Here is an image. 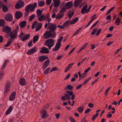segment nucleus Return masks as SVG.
<instances>
[{"instance_id": "obj_13", "label": "nucleus", "mask_w": 122, "mask_h": 122, "mask_svg": "<svg viewBox=\"0 0 122 122\" xmlns=\"http://www.w3.org/2000/svg\"><path fill=\"white\" fill-rule=\"evenodd\" d=\"M19 83L20 85L22 86L25 85L27 84L25 79L22 77L20 79Z\"/></svg>"}, {"instance_id": "obj_4", "label": "nucleus", "mask_w": 122, "mask_h": 122, "mask_svg": "<svg viewBox=\"0 0 122 122\" xmlns=\"http://www.w3.org/2000/svg\"><path fill=\"white\" fill-rule=\"evenodd\" d=\"M40 112L41 114L42 115L41 117L43 119L45 118L48 115V114L47 113L46 111L45 110L42 109Z\"/></svg>"}, {"instance_id": "obj_19", "label": "nucleus", "mask_w": 122, "mask_h": 122, "mask_svg": "<svg viewBox=\"0 0 122 122\" xmlns=\"http://www.w3.org/2000/svg\"><path fill=\"white\" fill-rule=\"evenodd\" d=\"M61 45L57 43L55 47L52 49V50L54 52L58 51L60 48Z\"/></svg>"}, {"instance_id": "obj_51", "label": "nucleus", "mask_w": 122, "mask_h": 122, "mask_svg": "<svg viewBox=\"0 0 122 122\" xmlns=\"http://www.w3.org/2000/svg\"><path fill=\"white\" fill-rule=\"evenodd\" d=\"M74 11L72 12L70 14H68V16L69 17V19H70L74 15Z\"/></svg>"}, {"instance_id": "obj_35", "label": "nucleus", "mask_w": 122, "mask_h": 122, "mask_svg": "<svg viewBox=\"0 0 122 122\" xmlns=\"http://www.w3.org/2000/svg\"><path fill=\"white\" fill-rule=\"evenodd\" d=\"M9 62V61L8 60H6L2 66L1 70H2L3 69H4L6 65H7V63Z\"/></svg>"}, {"instance_id": "obj_15", "label": "nucleus", "mask_w": 122, "mask_h": 122, "mask_svg": "<svg viewBox=\"0 0 122 122\" xmlns=\"http://www.w3.org/2000/svg\"><path fill=\"white\" fill-rule=\"evenodd\" d=\"M73 4L70 1L66 3L65 6L67 9H70L72 7Z\"/></svg>"}, {"instance_id": "obj_41", "label": "nucleus", "mask_w": 122, "mask_h": 122, "mask_svg": "<svg viewBox=\"0 0 122 122\" xmlns=\"http://www.w3.org/2000/svg\"><path fill=\"white\" fill-rule=\"evenodd\" d=\"M70 22V20H67L63 24V25L64 26H68Z\"/></svg>"}, {"instance_id": "obj_33", "label": "nucleus", "mask_w": 122, "mask_h": 122, "mask_svg": "<svg viewBox=\"0 0 122 122\" xmlns=\"http://www.w3.org/2000/svg\"><path fill=\"white\" fill-rule=\"evenodd\" d=\"M84 107H83L80 106L77 108V110L80 113H82L83 111Z\"/></svg>"}, {"instance_id": "obj_26", "label": "nucleus", "mask_w": 122, "mask_h": 122, "mask_svg": "<svg viewBox=\"0 0 122 122\" xmlns=\"http://www.w3.org/2000/svg\"><path fill=\"white\" fill-rule=\"evenodd\" d=\"M78 20V17H76L73 20H71L70 21V23L71 24H73L75 23Z\"/></svg>"}, {"instance_id": "obj_7", "label": "nucleus", "mask_w": 122, "mask_h": 122, "mask_svg": "<svg viewBox=\"0 0 122 122\" xmlns=\"http://www.w3.org/2000/svg\"><path fill=\"white\" fill-rule=\"evenodd\" d=\"M5 18L6 20L11 21L13 19V17L10 14H8L5 16Z\"/></svg>"}, {"instance_id": "obj_20", "label": "nucleus", "mask_w": 122, "mask_h": 122, "mask_svg": "<svg viewBox=\"0 0 122 122\" xmlns=\"http://www.w3.org/2000/svg\"><path fill=\"white\" fill-rule=\"evenodd\" d=\"M54 4H53L55 8L58 7L60 3V0H57L56 1H54Z\"/></svg>"}, {"instance_id": "obj_14", "label": "nucleus", "mask_w": 122, "mask_h": 122, "mask_svg": "<svg viewBox=\"0 0 122 122\" xmlns=\"http://www.w3.org/2000/svg\"><path fill=\"white\" fill-rule=\"evenodd\" d=\"M48 57L46 56H41L38 57L39 61L40 62H42L45 60L48 59Z\"/></svg>"}, {"instance_id": "obj_11", "label": "nucleus", "mask_w": 122, "mask_h": 122, "mask_svg": "<svg viewBox=\"0 0 122 122\" xmlns=\"http://www.w3.org/2000/svg\"><path fill=\"white\" fill-rule=\"evenodd\" d=\"M17 33L16 30H14L10 33V36L11 38L15 39L17 37Z\"/></svg>"}, {"instance_id": "obj_55", "label": "nucleus", "mask_w": 122, "mask_h": 122, "mask_svg": "<svg viewBox=\"0 0 122 122\" xmlns=\"http://www.w3.org/2000/svg\"><path fill=\"white\" fill-rule=\"evenodd\" d=\"M74 62L71 63L69 64L67 66L69 68V69H71L72 68V66L74 65Z\"/></svg>"}, {"instance_id": "obj_62", "label": "nucleus", "mask_w": 122, "mask_h": 122, "mask_svg": "<svg viewBox=\"0 0 122 122\" xmlns=\"http://www.w3.org/2000/svg\"><path fill=\"white\" fill-rule=\"evenodd\" d=\"M112 114L110 113H109L107 114V118H110L112 117Z\"/></svg>"}, {"instance_id": "obj_34", "label": "nucleus", "mask_w": 122, "mask_h": 122, "mask_svg": "<svg viewBox=\"0 0 122 122\" xmlns=\"http://www.w3.org/2000/svg\"><path fill=\"white\" fill-rule=\"evenodd\" d=\"M42 24L41 23H39V25L36 27V31H37L39 30L42 27Z\"/></svg>"}, {"instance_id": "obj_64", "label": "nucleus", "mask_w": 122, "mask_h": 122, "mask_svg": "<svg viewBox=\"0 0 122 122\" xmlns=\"http://www.w3.org/2000/svg\"><path fill=\"white\" fill-rule=\"evenodd\" d=\"M88 106L90 108H92L93 107V105L92 103H90L88 104Z\"/></svg>"}, {"instance_id": "obj_23", "label": "nucleus", "mask_w": 122, "mask_h": 122, "mask_svg": "<svg viewBox=\"0 0 122 122\" xmlns=\"http://www.w3.org/2000/svg\"><path fill=\"white\" fill-rule=\"evenodd\" d=\"M37 5V4L36 3H34L33 5L32 4V5L30 6V11L31 12L33 11Z\"/></svg>"}, {"instance_id": "obj_57", "label": "nucleus", "mask_w": 122, "mask_h": 122, "mask_svg": "<svg viewBox=\"0 0 122 122\" xmlns=\"http://www.w3.org/2000/svg\"><path fill=\"white\" fill-rule=\"evenodd\" d=\"M50 13H48L46 15V16H45V19L47 20L50 18Z\"/></svg>"}, {"instance_id": "obj_54", "label": "nucleus", "mask_w": 122, "mask_h": 122, "mask_svg": "<svg viewBox=\"0 0 122 122\" xmlns=\"http://www.w3.org/2000/svg\"><path fill=\"white\" fill-rule=\"evenodd\" d=\"M5 85L6 87L10 88V82H7Z\"/></svg>"}, {"instance_id": "obj_3", "label": "nucleus", "mask_w": 122, "mask_h": 122, "mask_svg": "<svg viewBox=\"0 0 122 122\" xmlns=\"http://www.w3.org/2000/svg\"><path fill=\"white\" fill-rule=\"evenodd\" d=\"M11 30V28L8 26H4L2 29L3 32L7 34L10 32Z\"/></svg>"}, {"instance_id": "obj_59", "label": "nucleus", "mask_w": 122, "mask_h": 122, "mask_svg": "<svg viewBox=\"0 0 122 122\" xmlns=\"http://www.w3.org/2000/svg\"><path fill=\"white\" fill-rule=\"evenodd\" d=\"M85 48L84 46H82L79 50V51H77V53H79L82 50L84 49Z\"/></svg>"}, {"instance_id": "obj_40", "label": "nucleus", "mask_w": 122, "mask_h": 122, "mask_svg": "<svg viewBox=\"0 0 122 122\" xmlns=\"http://www.w3.org/2000/svg\"><path fill=\"white\" fill-rule=\"evenodd\" d=\"M66 88L68 90L71 91L73 89V87L72 85H68L67 86Z\"/></svg>"}, {"instance_id": "obj_38", "label": "nucleus", "mask_w": 122, "mask_h": 122, "mask_svg": "<svg viewBox=\"0 0 122 122\" xmlns=\"http://www.w3.org/2000/svg\"><path fill=\"white\" fill-rule=\"evenodd\" d=\"M45 3L44 1H41L39 2L38 3V4L39 6L42 7L44 5Z\"/></svg>"}, {"instance_id": "obj_48", "label": "nucleus", "mask_w": 122, "mask_h": 122, "mask_svg": "<svg viewBox=\"0 0 122 122\" xmlns=\"http://www.w3.org/2000/svg\"><path fill=\"white\" fill-rule=\"evenodd\" d=\"M50 70V68L49 67H48L46 70L44 71V73L45 74H47L48 73V71Z\"/></svg>"}, {"instance_id": "obj_56", "label": "nucleus", "mask_w": 122, "mask_h": 122, "mask_svg": "<svg viewBox=\"0 0 122 122\" xmlns=\"http://www.w3.org/2000/svg\"><path fill=\"white\" fill-rule=\"evenodd\" d=\"M51 1V0H46V4L48 5H50Z\"/></svg>"}, {"instance_id": "obj_12", "label": "nucleus", "mask_w": 122, "mask_h": 122, "mask_svg": "<svg viewBox=\"0 0 122 122\" xmlns=\"http://www.w3.org/2000/svg\"><path fill=\"white\" fill-rule=\"evenodd\" d=\"M50 61L49 60H47L44 62V64L42 66L43 69H45L49 65L50 63Z\"/></svg>"}, {"instance_id": "obj_29", "label": "nucleus", "mask_w": 122, "mask_h": 122, "mask_svg": "<svg viewBox=\"0 0 122 122\" xmlns=\"http://www.w3.org/2000/svg\"><path fill=\"white\" fill-rule=\"evenodd\" d=\"M2 8L3 11L4 12H7L8 10V7L5 5H3Z\"/></svg>"}, {"instance_id": "obj_47", "label": "nucleus", "mask_w": 122, "mask_h": 122, "mask_svg": "<svg viewBox=\"0 0 122 122\" xmlns=\"http://www.w3.org/2000/svg\"><path fill=\"white\" fill-rule=\"evenodd\" d=\"M66 92L67 93V94L70 96H71L73 94V92L71 91H66Z\"/></svg>"}, {"instance_id": "obj_46", "label": "nucleus", "mask_w": 122, "mask_h": 122, "mask_svg": "<svg viewBox=\"0 0 122 122\" xmlns=\"http://www.w3.org/2000/svg\"><path fill=\"white\" fill-rule=\"evenodd\" d=\"M99 20H98L96 22L94 23L91 26V27L90 28V29H91L93 28L94 26H95L96 25H97V24L99 22Z\"/></svg>"}, {"instance_id": "obj_27", "label": "nucleus", "mask_w": 122, "mask_h": 122, "mask_svg": "<svg viewBox=\"0 0 122 122\" xmlns=\"http://www.w3.org/2000/svg\"><path fill=\"white\" fill-rule=\"evenodd\" d=\"M39 38V36L37 35L34 36L33 38V42L34 43L37 41Z\"/></svg>"}, {"instance_id": "obj_2", "label": "nucleus", "mask_w": 122, "mask_h": 122, "mask_svg": "<svg viewBox=\"0 0 122 122\" xmlns=\"http://www.w3.org/2000/svg\"><path fill=\"white\" fill-rule=\"evenodd\" d=\"M24 2L20 0L17 2V3L15 5V7L16 9H18L24 6Z\"/></svg>"}, {"instance_id": "obj_60", "label": "nucleus", "mask_w": 122, "mask_h": 122, "mask_svg": "<svg viewBox=\"0 0 122 122\" xmlns=\"http://www.w3.org/2000/svg\"><path fill=\"white\" fill-rule=\"evenodd\" d=\"M66 11V8H63L62 9L60 10L59 12L60 13H62L65 12Z\"/></svg>"}, {"instance_id": "obj_42", "label": "nucleus", "mask_w": 122, "mask_h": 122, "mask_svg": "<svg viewBox=\"0 0 122 122\" xmlns=\"http://www.w3.org/2000/svg\"><path fill=\"white\" fill-rule=\"evenodd\" d=\"M91 79V78L90 77H89L88 78L86 79L85 81L83 82V85H84L86 84Z\"/></svg>"}, {"instance_id": "obj_28", "label": "nucleus", "mask_w": 122, "mask_h": 122, "mask_svg": "<svg viewBox=\"0 0 122 122\" xmlns=\"http://www.w3.org/2000/svg\"><path fill=\"white\" fill-rule=\"evenodd\" d=\"M32 5V4H30L29 5H27L25 8V10L27 13L29 12V10L30 9V6Z\"/></svg>"}, {"instance_id": "obj_21", "label": "nucleus", "mask_w": 122, "mask_h": 122, "mask_svg": "<svg viewBox=\"0 0 122 122\" xmlns=\"http://www.w3.org/2000/svg\"><path fill=\"white\" fill-rule=\"evenodd\" d=\"M87 7V5H85L83 7L81 10V12L82 13L84 14L86 12Z\"/></svg>"}, {"instance_id": "obj_24", "label": "nucleus", "mask_w": 122, "mask_h": 122, "mask_svg": "<svg viewBox=\"0 0 122 122\" xmlns=\"http://www.w3.org/2000/svg\"><path fill=\"white\" fill-rule=\"evenodd\" d=\"M27 23V22L25 20H24L21 23H20L19 25L21 28H23L24 27Z\"/></svg>"}, {"instance_id": "obj_8", "label": "nucleus", "mask_w": 122, "mask_h": 122, "mask_svg": "<svg viewBox=\"0 0 122 122\" xmlns=\"http://www.w3.org/2000/svg\"><path fill=\"white\" fill-rule=\"evenodd\" d=\"M55 41L53 39H49L46 40L44 44L45 45H51L52 44H54Z\"/></svg>"}, {"instance_id": "obj_32", "label": "nucleus", "mask_w": 122, "mask_h": 122, "mask_svg": "<svg viewBox=\"0 0 122 122\" xmlns=\"http://www.w3.org/2000/svg\"><path fill=\"white\" fill-rule=\"evenodd\" d=\"M12 107L11 106H10L8 108V110L6 111L5 114L7 115L9 114L12 111Z\"/></svg>"}, {"instance_id": "obj_18", "label": "nucleus", "mask_w": 122, "mask_h": 122, "mask_svg": "<svg viewBox=\"0 0 122 122\" xmlns=\"http://www.w3.org/2000/svg\"><path fill=\"white\" fill-rule=\"evenodd\" d=\"M82 0H75L74 2V5L75 7H77L81 4Z\"/></svg>"}, {"instance_id": "obj_10", "label": "nucleus", "mask_w": 122, "mask_h": 122, "mask_svg": "<svg viewBox=\"0 0 122 122\" xmlns=\"http://www.w3.org/2000/svg\"><path fill=\"white\" fill-rule=\"evenodd\" d=\"M49 52L48 49L46 47H43L41 48V50L40 52L41 53L48 54Z\"/></svg>"}, {"instance_id": "obj_61", "label": "nucleus", "mask_w": 122, "mask_h": 122, "mask_svg": "<svg viewBox=\"0 0 122 122\" xmlns=\"http://www.w3.org/2000/svg\"><path fill=\"white\" fill-rule=\"evenodd\" d=\"M10 90V88L6 87L5 91H4V93H7Z\"/></svg>"}, {"instance_id": "obj_52", "label": "nucleus", "mask_w": 122, "mask_h": 122, "mask_svg": "<svg viewBox=\"0 0 122 122\" xmlns=\"http://www.w3.org/2000/svg\"><path fill=\"white\" fill-rule=\"evenodd\" d=\"M69 118L71 122H76L75 120L71 116H69Z\"/></svg>"}, {"instance_id": "obj_58", "label": "nucleus", "mask_w": 122, "mask_h": 122, "mask_svg": "<svg viewBox=\"0 0 122 122\" xmlns=\"http://www.w3.org/2000/svg\"><path fill=\"white\" fill-rule=\"evenodd\" d=\"M70 76V74L69 73H68L67 75H66L64 79V80H66L69 79Z\"/></svg>"}, {"instance_id": "obj_37", "label": "nucleus", "mask_w": 122, "mask_h": 122, "mask_svg": "<svg viewBox=\"0 0 122 122\" xmlns=\"http://www.w3.org/2000/svg\"><path fill=\"white\" fill-rule=\"evenodd\" d=\"M42 10H39L37 11V17L40 16L42 15Z\"/></svg>"}, {"instance_id": "obj_6", "label": "nucleus", "mask_w": 122, "mask_h": 122, "mask_svg": "<svg viewBox=\"0 0 122 122\" xmlns=\"http://www.w3.org/2000/svg\"><path fill=\"white\" fill-rule=\"evenodd\" d=\"M56 27V24L54 25L53 24H52L49 27L50 31L51 32H52V33L56 32L55 31Z\"/></svg>"}, {"instance_id": "obj_44", "label": "nucleus", "mask_w": 122, "mask_h": 122, "mask_svg": "<svg viewBox=\"0 0 122 122\" xmlns=\"http://www.w3.org/2000/svg\"><path fill=\"white\" fill-rule=\"evenodd\" d=\"M82 28H80L78 30L76 31L73 34V36H74L76 35L77 34L79 33L80 31L81 30Z\"/></svg>"}, {"instance_id": "obj_22", "label": "nucleus", "mask_w": 122, "mask_h": 122, "mask_svg": "<svg viewBox=\"0 0 122 122\" xmlns=\"http://www.w3.org/2000/svg\"><path fill=\"white\" fill-rule=\"evenodd\" d=\"M64 14V13H62L61 14L60 13L56 15V19L58 20L61 18L63 16Z\"/></svg>"}, {"instance_id": "obj_31", "label": "nucleus", "mask_w": 122, "mask_h": 122, "mask_svg": "<svg viewBox=\"0 0 122 122\" xmlns=\"http://www.w3.org/2000/svg\"><path fill=\"white\" fill-rule=\"evenodd\" d=\"M5 24V22L4 20L1 19L0 20V26H3Z\"/></svg>"}, {"instance_id": "obj_45", "label": "nucleus", "mask_w": 122, "mask_h": 122, "mask_svg": "<svg viewBox=\"0 0 122 122\" xmlns=\"http://www.w3.org/2000/svg\"><path fill=\"white\" fill-rule=\"evenodd\" d=\"M35 15L33 14L31 15L30 17L29 20V21H31L35 17Z\"/></svg>"}, {"instance_id": "obj_16", "label": "nucleus", "mask_w": 122, "mask_h": 122, "mask_svg": "<svg viewBox=\"0 0 122 122\" xmlns=\"http://www.w3.org/2000/svg\"><path fill=\"white\" fill-rule=\"evenodd\" d=\"M64 95L65 96H62L61 97V99L62 100L65 101L66 99L68 100L70 99L71 97L67 94L65 93Z\"/></svg>"}, {"instance_id": "obj_30", "label": "nucleus", "mask_w": 122, "mask_h": 122, "mask_svg": "<svg viewBox=\"0 0 122 122\" xmlns=\"http://www.w3.org/2000/svg\"><path fill=\"white\" fill-rule=\"evenodd\" d=\"M121 20L119 18L117 17L115 22V24L117 25H119Z\"/></svg>"}, {"instance_id": "obj_1", "label": "nucleus", "mask_w": 122, "mask_h": 122, "mask_svg": "<svg viewBox=\"0 0 122 122\" xmlns=\"http://www.w3.org/2000/svg\"><path fill=\"white\" fill-rule=\"evenodd\" d=\"M56 36V32L51 33L50 31H47L44 34L43 38L46 39H48L50 37L55 38Z\"/></svg>"}, {"instance_id": "obj_17", "label": "nucleus", "mask_w": 122, "mask_h": 122, "mask_svg": "<svg viewBox=\"0 0 122 122\" xmlns=\"http://www.w3.org/2000/svg\"><path fill=\"white\" fill-rule=\"evenodd\" d=\"M16 94L15 92H13L10 95V97L9 98V100L10 101H13L15 99Z\"/></svg>"}, {"instance_id": "obj_9", "label": "nucleus", "mask_w": 122, "mask_h": 122, "mask_svg": "<svg viewBox=\"0 0 122 122\" xmlns=\"http://www.w3.org/2000/svg\"><path fill=\"white\" fill-rule=\"evenodd\" d=\"M23 15L22 12L20 11H17L16 12L15 14V18L17 19H18L21 18Z\"/></svg>"}, {"instance_id": "obj_25", "label": "nucleus", "mask_w": 122, "mask_h": 122, "mask_svg": "<svg viewBox=\"0 0 122 122\" xmlns=\"http://www.w3.org/2000/svg\"><path fill=\"white\" fill-rule=\"evenodd\" d=\"M30 36V34H27L24 37H22V39H21V41H25L28 39L29 38Z\"/></svg>"}, {"instance_id": "obj_36", "label": "nucleus", "mask_w": 122, "mask_h": 122, "mask_svg": "<svg viewBox=\"0 0 122 122\" xmlns=\"http://www.w3.org/2000/svg\"><path fill=\"white\" fill-rule=\"evenodd\" d=\"M45 16L44 15H43L41 16L38 19L40 21H41L45 20Z\"/></svg>"}, {"instance_id": "obj_43", "label": "nucleus", "mask_w": 122, "mask_h": 122, "mask_svg": "<svg viewBox=\"0 0 122 122\" xmlns=\"http://www.w3.org/2000/svg\"><path fill=\"white\" fill-rule=\"evenodd\" d=\"M63 37L61 36L60 37V38L59 39L57 40L58 42L57 43L60 45H61V43L62 40L63 39Z\"/></svg>"}, {"instance_id": "obj_49", "label": "nucleus", "mask_w": 122, "mask_h": 122, "mask_svg": "<svg viewBox=\"0 0 122 122\" xmlns=\"http://www.w3.org/2000/svg\"><path fill=\"white\" fill-rule=\"evenodd\" d=\"M11 43V41H8L7 44H5L4 46L8 47L9 46Z\"/></svg>"}, {"instance_id": "obj_39", "label": "nucleus", "mask_w": 122, "mask_h": 122, "mask_svg": "<svg viewBox=\"0 0 122 122\" xmlns=\"http://www.w3.org/2000/svg\"><path fill=\"white\" fill-rule=\"evenodd\" d=\"M99 114V113H97L95 115L93 116L92 118V121H94L95 119L98 117Z\"/></svg>"}, {"instance_id": "obj_50", "label": "nucleus", "mask_w": 122, "mask_h": 122, "mask_svg": "<svg viewBox=\"0 0 122 122\" xmlns=\"http://www.w3.org/2000/svg\"><path fill=\"white\" fill-rule=\"evenodd\" d=\"M32 42V41L31 40L28 43V46L29 47H30L31 46H33Z\"/></svg>"}, {"instance_id": "obj_53", "label": "nucleus", "mask_w": 122, "mask_h": 122, "mask_svg": "<svg viewBox=\"0 0 122 122\" xmlns=\"http://www.w3.org/2000/svg\"><path fill=\"white\" fill-rule=\"evenodd\" d=\"M97 31V29H94L92 31L91 33V35H94L96 32Z\"/></svg>"}, {"instance_id": "obj_63", "label": "nucleus", "mask_w": 122, "mask_h": 122, "mask_svg": "<svg viewBox=\"0 0 122 122\" xmlns=\"http://www.w3.org/2000/svg\"><path fill=\"white\" fill-rule=\"evenodd\" d=\"M91 7H92L91 6L89 5L88 9H86V13H87L89 12Z\"/></svg>"}, {"instance_id": "obj_5", "label": "nucleus", "mask_w": 122, "mask_h": 122, "mask_svg": "<svg viewBox=\"0 0 122 122\" xmlns=\"http://www.w3.org/2000/svg\"><path fill=\"white\" fill-rule=\"evenodd\" d=\"M37 48L36 47H34L27 51L26 52V54L28 55L32 54L37 51Z\"/></svg>"}]
</instances>
